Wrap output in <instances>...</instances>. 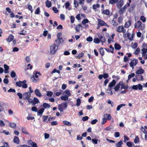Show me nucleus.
Returning <instances> with one entry per match:
<instances>
[{
	"label": "nucleus",
	"mask_w": 147,
	"mask_h": 147,
	"mask_svg": "<svg viewBox=\"0 0 147 147\" xmlns=\"http://www.w3.org/2000/svg\"><path fill=\"white\" fill-rule=\"evenodd\" d=\"M84 55V53H81L78 55L77 58L78 59H80L81 57H82Z\"/></svg>",
	"instance_id": "obj_48"
},
{
	"label": "nucleus",
	"mask_w": 147,
	"mask_h": 147,
	"mask_svg": "<svg viewBox=\"0 0 147 147\" xmlns=\"http://www.w3.org/2000/svg\"><path fill=\"white\" fill-rule=\"evenodd\" d=\"M35 94L36 96L38 97H40L41 96V94L39 90L37 89H36L34 91Z\"/></svg>",
	"instance_id": "obj_17"
},
{
	"label": "nucleus",
	"mask_w": 147,
	"mask_h": 147,
	"mask_svg": "<svg viewBox=\"0 0 147 147\" xmlns=\"http://www.w3.org/2000/svg\"><path fill=\"white\" fill-rule=\"evenodd\" d=\"M140 129L144 134H147V131H146L143 127H141Z\"/></svg>",
	"instance_id": "obj_49"
},
{
	"label": "nucleus",
	"mask_w": 147,
	"mask_h": 147,
	"mask_svg": "<svg viewBox=\"0 0 147 147\" xmlns=\"http://www.w3.org/2000/svg\"><path fill=\"white\" fill-rule=\"evenodd\" d=\"M5 121L8 123L9 124V127L11 128H15L16 127V124L13 122H10L8 120H5Z\"/></svg>",
	"instance_id": "obj_11"
},
{
	"label": "nucleus",
	"mask_w": 147,
	"mask_h": 147,
	"mask_svg": "<svg viewBox=\"0 0 147 147\" xmlns=\"http://www.w3.org/2000/svg\"><path fill=\"white\" fill-rule=\"evenodd\" d=\"M145 25L144 24H142L139 27V28H138V30H143L145 28Z\"/></svg>",
	"instance_id": "obj_33"
},
{
	"label": "nucleus",
	"mask_w": 147,
	"mask_h": 147,
	"mask_svg": "<svg viewBox=\"0 0 147 147\" xmlns=\"http://www.w3.org/2000/svg\"><path fill=\"white\" fill-rule=\"evenodd\" d=\"M108 103L109 104H111L112 107H113L114 105V103L110 100H109L108 101Z\"/></svg>",
	"instance_id": "obj_63"
},
{
	"label": "nucleus",
	"mask_w": 147,
	"mask_h": 147,
	"mask_svg": "<svg viewBox=\"0 0 147 147\" xmlns=\"http://www.w3.org/2000/svg\"><path fill=\"white\" fill-rule=\"evenodd\" d=\"M18 34L23 35H25L26 34V31L24 30H22L18 33Z\"/></svg>",
	"instance_id": "obj_36"
},
{
	"label": "nucleus",
	"mask_w": 147,
	"mask_h": 147,
	"mask_svg": "<svg viewBox=\"0 0 147 147\" xmlns=\"http://www.w3.org/2000/svg\"><path fill=\"white\" fill-rule=\"evenodd\" d=\"M41 74L38 72H36L33 75V77H34L36 78H38L39 76H40Z\"/></svg>",
	"instance_id": "obj_31"
},
{
	"label": "nucleus",
	"mask_w": 147,
	"mask_h": 147,
	"mask_svg": "<svg viewBox=\"0 0 147 147\" xmlns=\"http://www.w3.org/2000/svg\"><path fill=\"white\" fill-rule=\"evenodd\" d=\"M68 97H69L68 96L65 95L64 96H61L60 97V98L61 100L64 101H66L68 100Z\"/></svg>",
	"instance_id": "obj_22"
},
{
	"label": "nucleus",
	"mask_w": 147,
	"mask_h": 147,
	"mask_svg": "<svg viewBox=\"0 0 147 147\" xmlns=\"http://www.w3.org/2000/svg\"><path fill=\"white\" fill-rule=\"evenodd\" d=\"M99 51L100 54L103 55L104 54L103 49L102 48H101L99 49Z\"/></svg>",
	"instance_id": "obj_61"
},
{
	"label": "nucleus",
	"mask_w": 147,
	"mask_h": 147,
	"mask_svg": "<svg viewBox=\"0 0 147 147\" xmlns=\"http://www.w3.org/2000/svg\"><path fill=\"white\" fill-rule=\"evenodd\" d=\"M135 76V74L134 73H133L128 76V80H130L131 78L134 77Z\"/></svg>",
	"instance_id": "obj_50"
},
{
	"label": "nucleus",
	"mask_w": 147,
	"mask_h": 147,
	"mask_svg": "<svg viewBox=\"0 0 147 147\" xmlns=\"http://www.w3.org/2000/svg\"><path fill=\"white\" fill-rule=\"evenodd\" d=\"M89 22V21L87 19H84L82 22V24L83 25H85Z\"/></svg>",
	"instance_id": "obj_40"
},
{
	"label": "nucleus",
	"mask_w": 147,
	"mask_h": 147,
	"mask_svg": "<svg viewBox=\"0 0 147 147\" xmlns=\"http://www.w3.org/2000/svg\"><path fill=\"white\" fill-rule=\"evenodd\" d=\"M63 94H66V95L68 96V97L71 95V93L69 90H65L64 92L63 93Z\"/></svg>",
	"instance_id": "obj_26"
},
{
	"label": "nucleus",
	"mask_w": 147,
	"mask_h": 147,
	"mask_svg": "<svg viewBox=\"0 0 147 147\" xmlns=\"http://www.w3.org/2000/svg\"><path fill=\"white\" fill-rule=\"evenodd\" d=\"M121 82H120L119 83L115 86L114 88L115 90L117 91L120 88H121Z\"/></svg>",
	"instance_id": "obj_21"
},
{
	"label": "nucleus",
	"mask_w": 147,
	"mask_h": 147,
	"mask_svg": "<svg viewBox=\"0 0 147 147\" xmlns=\"http://www.w3.org/2000/svg\"><path fill=\"white\" fill-rule=\"evenodd\" d=\"M118 1V0H110L109 3L111 4H113L117 3Z\"/></svg>",
	"instance_id": "obj_51"
},
{
	"label": "nucleus",
	"mask_w": 147,
	"mask_h": 147,
	"mask_svg": "<svg viewBox=\"0 0 147 147\" xmlns=\"http://www.w3.org/2000/svg\"><path fill=\"white\" fill-rule=\"evenodd\" d=\"M45 109L43 108H42L40 109L38 112V115H42Z\"/></svg>",
	"instance_id": "obj_35"
},
{
	"label": "nucleus",
	"mask_w": 147,
	"mask_h": 147,
	"mask_svg": "<svg viewBox=\"0 0 147 147\" xmlns=\"http://www.w3.org/2000/svg\"><path fill=\"white\" fill-rule=\"evenodd\" d=\"M43 106L45 108H49L50 107V105L49 104L46 103H44L43 104Z\"/></svg>",
	"instance_id": "obj_45"
},
{
	"label": "nucleus",
	"mask_w": 147,
	"mask_h": 147,
	"mask_svg": "<svg viewBox=\"0 0 147 147\" xmlns=\"http://www.w3.org/2000/svg\"><path fill=\"white\" fill-rule=\"evenodd\" d=\"M117 31L120 33L122 32L125 33L126 32V30L123 26H120L117 27Z\"/></svg>",
	"instance_id": "obj_7"
},
{
	"label": "nucleus",
	"mask_w": 147,
	"mask_h": 147,
	"mask_svg": "<svg viewBox=\"0 0 147 147\" xmlns=\"http://www.w3.org/2000/svg\"><path fill=\"white\" fill-rule=\"evenodd\" d=\"M77 103L76 105L77 106H79L81 104V100L79 98L77 99L76 100Z\"/></svg>",
	"instance_id": "obj_53"
},
{
	"label": "nucleus",
	"mask_w": 147,
	"mask_h": 147,
	"mask_svg": "<svg viewBox=\"0 0 147 147\" xmlns=\"http://www.w3.org/2000/svg\"><path fill=\"white\" fill-rule=\"evenodd\" d=\"M98 26L97 28L98 29H99L100 26H106L109 27V26L107 24L101 19H98Z\"/></svg>",
	"instance_id": "obj_5"
},
{
	"label": "nucleus",
	"mask_w": 147,
	"mask_h": 147,
	"mask_svg": "<svg viewBox=\"0 0 147 147\" xmlns=\"http://www.w3.org/2000/svg\"><path fill=\"white\" fill-rule=\"evenodd\" d=\"M60 17L61 20H64L65 19V16L63 14H61L60 16Z\"/></svg>",
	"instance_id": "obj_64"
},
{
	"label": "nucleus",
	"mask_w": 147,
	"mask_h": 147,
	"mask_svg": "<svg viewBox=\"0 0 147 147\" xmlns=\"http://www.w3.org/2000/svg\"><path fill=\"white\" fill-rule=\"evenodd\" d=\"M140 20L143 22L146 21V19L145 17L143 16H141L140 18Z\"/></svg>",
	"instance_id": "obj_47"
},
{
	"label": "nucleus",
	"mask_w": 147,
	"mask_h": 147,
	"mask_svg": "<svg viewBox=\"0 0 147 147\" xmlns=\"http://www.w3.org/2000/svg\"><path fill=\"white\" fill-rule=\"evenodd\" d=\"M142 24V23L140 21H138L134 25L135 28L138 29Z\"/></svg>",
	"instance_id": "obj_16"
},
{
	"label": "nucleus",
	"mask_w": 147,
	"mask_h": 147,
	"mask_svg": "<svg viewBox=\"0 0 147 147\" xmlns=\"http://www.w3.org/2000/svg\"><path fill=\"white\" fill-rule=\"evenodd\" d=\"M58 46L56 45L55 44H52L50 47V53L51 55L54 54L58 48Z\"/></svg>",
	"instance_id": "obj_2"
},
{
	"label": "nucleus",
	"mask_w": 147,
	"mask_h": 147,
	"mask_svg": "<svg viewBox=\"0 0 147 147\" xmlns=\"http://www.w3.org/2000/svg\"><path fill=\"white\" fill-rule=\"evenodd\" d=\"M125 104H121L119 105L117 107V111H119L120 110V108H121L123 106H125Z\"/></svg>",
	"instance_id": "obj_42"
},
{
	"label": "nucleus",
	"mask_w": 147,
	"mask_h": 147,
	"mask_svg": "<svg viewBox=\"0 0 147 147\" xmlns=\"http://www.w3.org/2000/svg\"><path fill=\"white\" fill-rule=\"evenodd\" d=\"M138 44L136 42H134L132 43L131 44V47L134 49H136L137 47Z\"/></svg>",
	"instance_id": "obj_39"
},
{
	"label": "nucleus",
	"mask_w": 147,
	"mask_h": 147,
	"mask_svg": "<svg viewBox=\"0 0 147 147\" xmlns=\"http://www.w3.org/2000/svg\"><path fill=\"white\" fill-rule=\"evenodd\" d=\"M53 94V92L50 91H47V95L48 96H51Z\"/></svg>",
	"instance_id": "obj_55"
},
{
	"label": "nucleus",
	"mask_w": 147,
	"mask_h": 147,
	"mask_svg": "<svg viewBox=\"0 0 147 147\" xmlns=\"http://www.w3.org/2000/svg\"><path fill=\"white\" fill-rule=\"evenodd\" d=\"M43 119V122H46L48 123V121H47V119L48 118V116H47L44 115L42 117Z\"/></svg>",
	"instance_id": "obj_37"
},
{
	"label": "nucleus",
	"mask_w": 147,
	"mask_h": 147,
	"mask_svg": "<svg viewBox=\"0 0 147 147\" xmlns=\"http://www.w3.org/2000/svg\"><path fill=\"white\" fill-rule=\"evenodd\" d=\"M35 78L33 77L32 78V82L34 83H36L38 81V79H36Z\"/></svg>",
	"instance_id": "obj_57"
},
{
	"label": "nucleus",
	"mask_w": 147,
	"mask_h": 147,
	"mask_svg": "<svg viewBox=\"0 0 147 147\" xmlns=\"http://www.w3.org/2000/svg\"><path fill=\"white\" fill-rule=\"evenodd\" d=\"M114 47L115 49L119 50L121 49V47L118 44L116 43L114 45Z\"/></svg>",
	"instance_id": "obj_25"
},
{
	"label": "nucleus",
	"mask_w": 147,
	"mask_h": 147,
	"mask_svg": "<svg viewBox=\"0 0 147 147\" xmlns=\"http://www.w3.org/2000/svg\"><path fill=\"white\" fill-rule=\"evenodd\" d=\"M94 42L95 43L98 44L100 43V40L98 38H95L94 39Z\"/></svg>",
	"instance_id": "obj_43"
},
{
	"label": "nucleus",
	"mask_w": 147,
	"mask_h": 147,
	"mask_svg": "<svg viewBox=\"0 0 147 147\" xmlns=\"http://www.w3.org/2000/svg\"><path fill=\"white\" fill-rule=\"evenodd\" d=\"M132 144H133V143L132 142H127L126 143V145L128 146L129 147H131L132 146Z\"/></svg>",
	"instance_id": "obj_52"
},
{
	"label": "nucleus",
	"mask_w": 147,
	"mask_h": 147,
	"mask_svg": "<svg viewBox=\"0 0 147 147\" xmlns=\"http://www.w3.org/2000/svg\"><path fill=\"white\" fill-rule=\"evenodd\" d=\"M5 125V123L2 120H0V127H3Z\"/></svg>",
	"instance_id": "obj_62"
},
{
	"label": "nucleus",
	"mask_w": 147,
	"mask_h": 147,
	"mask_svg": "<svg viewBox=\"0 0 147 147\" xmlns=\"http://www.w3.org/2000/svg\"><path fill=\"white\" fill-rule=\"evenodd\" d=\"M63 123L64 124V125H66L70 126L71 125V124L70 122L68 121H63Z\"/></svg>",
	"instance_id": "obj_34"
},
{
	"label": "nucleus",
	"mask_w": 147,
	"mask_h": 147,
	"mask_svg": "<svg viewBox=\"0 0 147 147\" xmlns=\"http://www.w3.org/2000/svg\"><path fill=\"white\" fill-rule=\"evenodd\" d=\"M120 82L121 88L120 90L121 91L120 92V93L122 94H125L126 92V91L125 90L128 88V86L127 84L124 83L123 82L120 81Z\"/></svg>",
	"instance_id": "obj_1"
},
{
	"label": "nucleus",
	"mask_w": 147,
	"mask_h": 147,
	"mask_svg": "<svg viewBox=\"0 0 147 147\" xmlns=\"http://www.w3.org/2000/svg\"><path fill=\"white\" fill-rule=\"evenodd\" d=\"M70 22L72 23H73L74 22L75 18L73 16H71L70 17Z\"/></svg>",
	"instance_id": "obj_56"
},
{
	"label": "nucleus",
	"mask_w": 147,
	"mask_h": 147,
	"mask_svg": "<svg viewBox=\"0 0 147 147\" xmlns=\"http://www.w3.org/2000/svg\"><path fill=\"white\" fill-rule=\"evenodd\" d=\"M104 117H106V119L107 120H109L111 119V117L109 114H105L104 115Z\"/></svg>",
	"instance_id": "obj_30"
},
{
	"label": "nucleus",
	"mask_w": 147,
	"mask_h": 147,
	"mask_svg": "<svg viewBox=\"0 0 147 147\" xmlns=\"http://www.w3.org/2000/svg\"><path fill=\"white\" fill-rule=\"evenodd\" d=\"M131 25V22L129 20L127 21L125 24L124 26L125 28H128Z\"/></svg>",
	"instance_id": "obj_27"
},
{
	"label": "nucleus",
	"mask_w": 147,
	"mask_h": 147,
	"mask_svg": "<svg viewBox=\"0 0 147 147\" xmlns=\"http://www.w3.org/2000/svg\"><path fill=\"white\" fill-rule=\"evenodd\" d=\"M98 37L100 40V42H101L102 43L105 42V39L104 36L101 35H98Z\"/></svg>",
	"instance_id": "obj_15"
},
{
	"label": "nucleus",
	"mask_w": 147,
	"mask_h": 147,
	"mask_svg": "<svg viewBox=\"0 0 147 147\" xmlns=\"http://www.w3.org/2000/svg\"><path fill=\"white\" fill-rule=\"evenodd\" d=\"M74 4L75 7H77L78 5V1L75 0L74 2Z\"/></svg>",
	"instance_id": "obj_59"
},
{
	"label": "nucleus",
	"mask_w": 147,
	"mask_h": 147,
	"mask_svg": "<svg viewBox=\"0 0 147 147\" xmlns=\"http://www.w3.org/2000/svg\"><path fill=\"white\" fill-rule=\"evenodd\" d=\"M13 142L14 143H16L18 144H19V140L18 137L15 136L14 138Z\"/></svg>",
	"instance_id": "obj_24"
},
{
	"label": "nucleus",
	"mask_w": 147,
	"mask_h": 147,
	"mask_svg": "<svg viewBox=\"0 0 147 147\" xmlns=\"http://www.w3.org/2000/svg\"><path fill=\"white\" fill-rule=\"evenodd\" d=\"M55 42H56L57 46H58L60 44L63 43L64 40L62 38H58L55 40Z\"/></svg>",
	"instance_id": "obj_9"
},
{
	"label": "nucleus",
	"mask_w": 147,
	"mask_h": 147,
	"mask_svg": "<svg viewBox=\"0 0 147 147\" xmlns=\"http://www.w3.org/2000/svg\"><path fill=\"white\" fill-rule=\"evenodd\" d=\"M67 107V104L66 102L63 103L58 106V109L61 112L63 111V110L66 109Z\"/></svg>",
	"instance_id": "obj_4"
},
{
	"label": "nucleus",
	"mask_w": 147,
	"mask_h": 147,
	"mask_svg": "<svg viewBox=\"0 0 147 147\" xmlns=\"http://www.w3.org/2000/svg\"><path fill=\"white\" fill-rule=\"evenodd\" d=\"M100 6V5L99 4H96V5H93V8L94 9H96L97 8L99 7Z\"/></svg>",
	"instance_id": "obj_60"
},
{
	"label": "nucleus",
	"mask_w": 147,
	"mask_h": 147,
	"mask_svg": "<svg viewBox=\"0 0 147 147\" xmlns=\"http://www.w3.org/2000/svg\"><path fill=\"white\" fill-rule=\"evenodd\" d=\"M138 61L136 59H134L132 60L129 63L130 66L131 67L132 69L134 68V66H135L138 63Z\"/></svg>",
	"instance_id": "obj_6"
},
{
	"label": "nucleus",
	"mask_w": 147,
	"mask_h": 147,
	"mask_svg": "<svg viewBox=\"0 0 147 147\" xmlns=\"http://www.w3.org/2000/svg\"><path fill=\"white\" fill-rule=\"evenodd\" d=\"M123 3L124 1L123 0H120L117 3V5L118 7H121L123 5Z\"/></svg>",
	"instance_id": "obj_29"
},
{
	"label": "nucleus",
	"mask_w": 147,
	"mask_h": 147,
	"mask_svg": "<svg viewBox=\"0 0 147 147\" xmlns=\"http://www.w3.org/2000/svg\"><path fill=\"white\" fill-rule=\"evenodd\" d=\"M115 36V34H113L111 35L108 36L107 41L108 43L110 44L111 42H113L114 37Z\"/></svg>",
	"instance_id": "obj_10"
},
{
	"label": "nucleus",
	"mask_w": 147,
	"mask_h": 147,
	"mask_svg": "<svg viewBox=\"0 0 147 147\" xmlns=\"http://www.w3.org/2000/svg\"><path fill=\"white\" fill-rule=\"evenodd\" d=\"M26 81L25 80L22 82L19 81L16 82V84L17 86L19 87H20L22 86L23 88H25L27 87V85L26 83Z\"/></svg>",
	"instance_id": "obj_3"
},
{
	"label": "nucleus",
	"mask_w": 147,
	"mask_h": 147,
	"mask_svg": "<svg viewBox=\"0 0 147 147\" xmlns=\"http://www.w3.org/2000/svg\"><path fill=\"white\" fill-rule=\"evenodd\" d=\"M40 12V9L39 7L37 8L35 10V13L36 14H39Z\"/></svg>",
	"instance_id": "obj_54"
},
{
	"label": "nucleus",
	"mask_w": 147,
	"mask_h": 147,
	"mask_svg": "<svg viewBox=\"0 0 147 147\" xmlns=\"http://www.w3.org/2000/svg\"><path fill=\"white\" fill-rule=\"evenodd\" d=\"M21 130H22V132L23 133H24L27 135L29 134V133L27 132V130L24 127H22Z\"/></svg>",
	"instance_id": "obj_32"
},
{
	"label": "nucleus",
	"mask_w": 147,
	"mask_h": 147,
	"mask_svg": "<svg viewBox=\"0 0 147 147\" xmlns=\"http://www.w3.org/2000/svg\"><path fill=\"white\" fill-rule=\"evenodd\" d=\"M13 38V36L11 34H10L8 38L7 39V40L8 42H10L12 40Z\"/></svg>",
	"instance_id": "obj_20"
},
{
	"label": "nucleus",
	"mask_w": 147,
	"mask_h": 147,
	"mask_svg": "<svg viewBox=\"0 0 147 147\" xmlns=\"http://www.w3.org/2000/svg\"><path fill=\"white\" fill-rule=\"evenodd\" d=\"M119 133L118 132H115L114 133V136L116 138H117L119 136Z\"/></svg>",
	"instance_id": "obj_58"
},
{
	"label": "nucleus",
	"mask_w": 147,
	"mask_h": 147,
	"mask_svg": "<svg viewBox=\"0 0 147 147\" xmlns=\"http://www.w3.org/2000/svg\"><path fill=\"white\" fill-rule=\"evenodd\" d=\"M140 69H138L136 72L137 74H141L144 72V70L141 67H139Z\"/></svg>",
	"instance_id": "obj_14"
},
{
	"label": "nucleus",
	"mask_w": 147,
	"mask_h": 147,
	"mask_svg": "<svg viewBox=\"0 0 147 147\" xmlns=\"http://www.w3.org/2000/svg\"><path fill=\"white\" fill-rule=\"evenodd\" d=\"M127 35L128 38L129 40H131L132 39L133 37L129 33H127Z\"/></svg>",
	"instance_id": "obj_46"
},
{
	"label": "nucleus",
	"mask_w": 147,
	"mask_h": 147,
	"mask_svg": "<svg viewBox=\"0 0 147 147\" xmlns=\"http://www.w3.org/2000/svg\"><path fill=\"white\" fill-rule=\"evenodd\" d=\"M140 142V140L139 137L137 136L135 138L134 140V142L135 144L139 143Z\"/></svg>",
	"instance_id": "obj_28"
},
{
	"label": "nucleus",
	"mask_w": 147,
	"mask_h": 147,
	"mask_svg": "<svg viewBox=\"0 0 147 147\" xmlns=\"http://www.w3.org/2000/svg\"><path fill=\"white\" fill-rule=\"evenodd\" d=\"M123 144L122 141H119L116 144V147H122L121 145Z\"/></svg>",
	"instance_id": "obj_38"
},
{
	"label": "nucleus",
	"mask_w": 147,
	"mask_h": 147,
	"mask_svg": "<svg viewBox=\"0 0 147 147\" xmlns=\"http://www.w3.org/2000/svg\"><path fill=\"white\" fill-rule=\"evenodd\" d=\"M111 23L114 26H117L118 25L117 23L114 19H113L112 20V21H111Z\"/></svg>",
	"instance_id": "obj_44"
},
{
	"label": "nucleus",
	"mask_w": 147,
	"mask_h": 147,
	"mask_svg": "<svg viewBox=\"0 0 147 147\" xmlns=\"http://www.w3.org/2000/svg\"><path fill=\"white\" fill-rule=\"evenodd\" d=\"M132 88L135 90H142V86L140 84L137 85H134L132 86Z\"/></svg>",
	"instance_id": "obj_8"
},
{
	"label": "nucleus",
	"mask_w": 147,
	"mask_h": 147,
	"mask_svg": "<svg viewBox=\"0 0 147 147\" xmlns=\"http://www.w3.org/2000/svg\"><path fill=\"white\" fill-rule=\"evenodd\" d=\"M102 12L103 13L106 15H109L110 13L109 11L107 9L103 10L102 11Z\"/></svg>",
	"instance_id": "obj_41"
},
{
	"label": "nucleus",
	"mask_w": 147,
	"mask_h": 147,
	"mask_svg": "<svg viewBox=\"0 0 147 147\" xmlns=\"http://www.w3.org/2000/svg\"><path fill=\"white\" fill-rule=\"evenodd\" d=\"M39 102H40L37 98H34L33 99V105L34 106L36 104H38Z\"/></svg>",
	"instance_id": "obj_19"
},
{
	"label": "nucleus",
	"mask_w": 147,
	"mask_h": 147,
	"mask_svg": "<svg viewBox=\"0 0 147 147\" xmlns=\"http://www.w3.org/2000/svg\"><path fill=\"white\" fill-rule=\"evenodd\" d=\"M46 6L48 8L50 7L51 6V2L48 0H47L45 2Z\"/></svg>",
	"instance_id": "obj_23"
},
{
	"label": "nucleus",
	"mask_w": 147,
	"mask_h": 147,
	"mask_svg": "<svg viewBox=\"0 0 147 147\" xmlns=\"http://www.w3.org/2000/svg\"><path fill=\"white\" fill-rule=\"evenodd\" d=\"M130 5V3H127V5H125L120 10V12L121 13H123L125 11V10L127 8V7L129 6Z\"/></svg>",
	"instance_id": "obj_12"
},
{
	"label": "nucleus",
	"mask_w": 147,
	"mask_h": 147,
	"mask_svg": "<svg viewBox=\"0 0 147 147\" xmlns=\"http://www.w3.org/2000/svg\"><path fill=\"white\" fill-rule=\"evenodd\" d=\"M23 96L26 99H28L30 98L31 94L29 92H26L23 94Z\"/></svg>",
	"instance_id": "obj_13"
},
{
	"label": "nucleus",
	"mask_w": 147,
	"mask_h": 147,
	"mask_svg": "<svg viewBox=\"0 0 147 147\" xmlns=\"http://www.w3.org/2000/svg\"><path fill=\"white\" fill-rule=\"evenodd\" d=\"M116 83V82L115 80H112L111 82L109 83L108 86L109 88H111L113 86L115 85Z\"/></svg>",
	"instance_id": "obj_18"
}]
</instances>
